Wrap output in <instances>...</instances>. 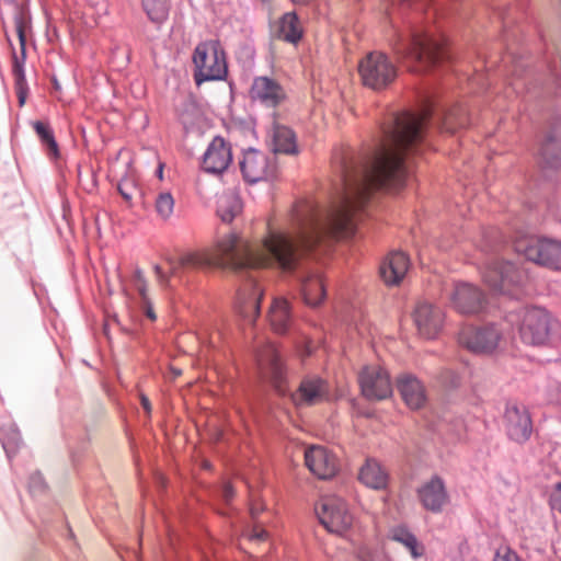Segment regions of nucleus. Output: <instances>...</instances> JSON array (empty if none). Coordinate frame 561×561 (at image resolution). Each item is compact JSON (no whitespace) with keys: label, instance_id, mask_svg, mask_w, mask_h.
Segmentation results:
<instances>
[{"label":"nucleus","instance_id":"nucleus-1","mask_svg":"<svg viewBox=\"0 0 561 561\" xmlns=\"http://www.w3.org/2000/svg\"><path fill=\"white\" fill-rule=\"evenodd\" d=\"M332 163L340 175L341 193L330 206H320L313 199L298 201L290 215V230L268 227L267 236L253 245L233 232L218 240L210 252H190L178 260L168 259L170 275L160 265L153 270L159 284L170 286V276H180L181 270L229 268L248 273L249 279L239 289L236 309L240 317L253 323L260 314L263 291L251 271L277 266L297 276L306 305L318 307L327 290L318 268L308 266L302 255L311 253L325 239L337 240L356 234V215L377 190V146L365 152L336 149Z\"/></svg>","mask_w":561,"mask_h":561},{"label":"nucleus","instance_id":"nucleus-2","mask_svg":"<svg viewBox=\"0 0 561 561\" xmlns=\"http://www.w3.org/2000/svg\"><path fill=\"white\" fill-rule=\"evenodd\" d=\"M257 367L261 377L268 381L279 396H289L297 408L321 403L329 397L327 381L318 376L305 377L298 389L290 392L287 386V369L273 345H268L262 354L257 355Z\"/></svg>","mask_w":561,"mask_h":561},{"label":"nucleus","instance_id":"nucleus-3","mask_svg":"<svg viewBox=\"0 0 561 561\" xmlns=\"http://www.w3.org/2000/svg\"><path fill=\"white\" fill-rule=\"evenodd\" d=\"M394 50L400 58L415 64L411 67L415 72L426 71L451 58L446 42L424 30H414L409 38H400Z\"/></svg>","mask_w":561,"mask_h":561},{"label":"nucleus","instance_id":"nucleus-4","mask_svg":"<svg viewBox=\"0 0 561 561\" xmlns=\"http://www.w3.org/2000/svg\"><path fill=\"white\" fill-rule=\"evenodd\" d=\"M482 278L494 293L519 299L525 293L528 274L517 263L494 260L485 265Z\"/></svg>","mask_w":561,"mask_h":561},{"label":"nucleus","instance_id":"nucleus-5","mask_svg":"<svg viewBox=\"0 0 561 561\" xmlns=\"http://www.w3.org/2000/svg\"><path fill=\"white\" fill-rule=\"evenodd\" d=\"M193 78L197 85L207 81L225 80L228 75L226 53L218 41H205L193 53Z\"/></svg>","mask_w":561,"mask_h":561},{"label":"nucleus","instance_id":"nucleus-6","mask_svg":"<svg viewBox=\"0 0 561 561\" xmlns=\"http://www.w3.org/2000/svg\"><path fill=\"white\" fill-rule=\"evenodd\" d=\"M13 23L20 44V54L12 48V75L19 104L22 106L25 103L28 92L24 66L26 61V43L28 35L32 33V16L30 11L24 7H18L13 15ZM8 42L9 45L13 47L9 37Z\"/></svg>","mask_w":561,"mask_h":561},{"label":"nucleus","instance_id":"nucleus-7","mask_svg":"<svg viewBox=\"0 0 561 561\" xmlns=\"http://www.w3.org/2000/svg\"><path fill=\"white\" fill-rule=\"evenodd\" d=\"M515 250L528 261L553 271H561V241L526 236L515 241Z\"/></svg>","mask_w":561,"mask_h":561},{"label":"nucleus","instance_id":"nucleus-8","mask_svg":"<svg viewBox=\"0 0 561 561\" xmlns=\"http://www.w3.org/2000/svg\"><path fill=\"white\" fill-rule=\"evenodd\" d=\"M520 339L528 345H543L552 329L551 314L543 308L526 307L517 313Z\"/></svg>","mask_w":561,"mask_h":561},{"label":"nucleus","instance_id":"nucleus-9","mask_svg":"<svg viewBox=\"0 0 561 561\" xmlns=\"http://www.w3.org/2000/svg\"><path fill=\"white\" fill-rule=\"evenodd\" d=\"M363 83L374 90L388 87L397 77V68L389 57L380 51H371L358 65Z\"/></svg>","mask_w":561,"mask_h":561},{"label":"nucleus","instance_id":"nucleus-10","mask_svg":"<svg viewBox=\"0 0 561 561\" xmlns=\"http://www.w3.org/2000/svg\"><path fill=\"white\" fill-rule=\"evenodd\" d=\"M501 337L502 331L495 324L465 325L458 334V342L474 354H491L496 350Z\"/></svg>","mask_w":561,"mask_h":561},{"label":"nucleus","instance_id":"nucleus-11","mask_svg":"<svg viewBox=\"0 0 561 561\" xmlns=\"http://www.w3.org/2000/svg\"><path fill=\"white\" fill-rule=\"evenodd\" d=\"M317 514L320 523L330 533L343 534L353 523L346 502L339 496L323 497L317 506Z\"/></svg>","mask_w":561,"mask_h":561},{"label":"nucleus","instance_id":"nucleus-12","mask_svg":"<svg viewBox=\"0 0 561 561\" xmlns=\"http://www.w3.org/2000/svg\"><path fill=\"white\" fill-rule=\"evenodd\" d=\"M284 87L274 78L268 76H256L253 78L249 89V99L253 105L267 110H274L286 100Z\"/></svg>","mask_w":561,"mask_h":561},{"label":"nucleus","instance_id":"nucleus-13","mask_svg":"<svg viewBox=\"0 0 561 561\" xmlns=\"http://www.w3.org/2000/svg\"><path fill=\"white\" fill-rule=\"evenodd\" d=\"M240 170L244 181L251 184L274 179L277 171L275 158L256 149H249L243 152Z\"/></svg>","mask_w":561,"mask_h":561},{"label":"nucleus","instance_id":"nucleus-14","mask_svg":"<svg viewBox=\"0 0 561 561\" xmlns=\"http://www.w3.org/2000/svg\"><path fill=\"white\" fill-rule=\"evenodd\" d=\"M363 396L368 400H385L392 394L389 373L380 366H366L358 375Z\"/></svg>","mask_w":561,"mask_h":561},{"label":"nucleus","instance_id":"nucleus-15","mask_svg":"<svg viewBox=\"0 0 561 561\" xmlns=\"http://www.w3.org/2000/svg\"><path fill=\"white\" fill-rule=\"evenodd\" d=\"M504 426L508 438L519 445L529 440L533 421L528 409L517 403H507L504 412Z\"/></svg>","mask_w":561,"mask_h":561},{"label":"nucleus","instance_id":"nucleus-16","mask_svg":"<svg viewBox=\"0 0 561 561\" xmlns=\"http://www.w3.org/2000/svg\"><path fill=\"white\" fill-rule=\"evenodd\" d=\"M413 318L423 337L435 339L443 328L445 313L439 306L423 300L416 305Z\"/></svg>","mask_w":561,"mask_h":561},{"label":"nucleus","instance_id":"nucleus-17","mask_svg":"<svg viewBox=\"0 0 561 561\" xmlns=\"http://www.w3.org/2000/svg\"><path fill=\"white\" fill-rule=\"evenodd\" d=\"M416 495L422 506L434 514L443 512L449 503V494L446 484L438 474L432 476L427 481L420 485Z\"/></svg>","mask_w":561,"mask_h":561},{"label":"nucleus","instance_id":"nucleus-18","mask_svg":"<svg viewBox=\"0 0 561 561\" xmlns=\"http://www.w3.org/2000/svg\"><path fill=\"white\" fill-rule=\"evenodd\" d=\"M450 301L459 313L476 314L484 308L485 297L477 286L459 283L450 294Z\"/></svg>","mask_w":561,"mask_h":561},{"label":"nucleus","instance_id":"nucleus-19","mask_svg":"<svg viewBox=\"0 0 561 561\" xmlns=\"http://www.w3.org/2000/svg\"><path fill=\"white\" fill-rule=\"evenodd\" d=\"M232 161L231 146L222 137L216 136L208 145L202 159V168L211 174H221Z\"/></svg>","mask_w":561,"mask_h":561},{"label":"nucleus","instance_id":"nucleus-20","mask_svg":"<svg viewBox=\"0 0 561 561\" xmlns=\"http://www.w3.org/2000/svg\"><path fill=\"white\" fill-rule=\"evenodd\" d=\"M306 466L319 479H331L339 470V461L334 454L322 446H312L305 453Z\"/></svg>","mask_w":561,"mask_h":561},{"label":"nucleus","instance_id":"nucleus-21","mask_svg":"<svg viewBox=\"0 0 561 561\" xmlns=\"http://www.w3.org/2000/svg\"><path fill=\"white\" fill-rule=\"evenodd\" d=\"M410 267V259L402 251H392L381 262L379 274L387 286L399 285Z\"/></svg>","mask_w":561,"mask_h":561},{"label":"nucleus","instance_id":"nucleus-22","mask_svg":"<svg viewBox=\"0 0 561 561\" xmlns=\"http://www.w3.org/2000/svg\"><path fill=\"white\" fill-rule=\"evenodd\" d=\"M398 391L404 403L412 410L421 409L426 402L423 383L413 375H401L397 380Z\"/></svg>","mask_w":561,"mask_h":561},{"label":"nucleus","instance_id":"nucleus-23","mask_svg":"<svg viewBox=\"0 0 561 561\" xmlns=\"http://www.w3.org/2000/svg\"><path fill=\"white\" fill-rule=\"evenodd\" d=\"M271 146L274 153H298L296 134L288 126L282 125L273 117L270 131Z\"/></svg>","mask_w":561,"mask_h":561},{"label":"nucleus","instance_id":"nucleus-24","mask_svg":"<svg viewBox=\"0 0 561 561\" xmlns=\"http://www.w3.org/2000/svg\"><path fill=\"white\" fill-rule=\"evenodd\" d=\"M268 319L271 327L276 333H286L293 323V314L288 300L282 297L274 298L270 308Z\"/></svg>","mask_w":561,"mask_h":561},{"label":"nucleus","instance_id":"nucleus-25","mask_svg":"<svg viewBox=\"0 0 561 561\" xmlns=\"http://www.w3.org/2000/svg\"><path fill=\"white\" fill-rule=\"evenodd\" d=\"M358 478L366 486L375 490L386 489L388 485V473L375 459H368L360 468Z\"/></svg>","mask_w":561,"mask_h":561},{"label":"nucleus","instance_id":"nucleus-26","mask_svg":"<svg viewBox=\"0 0 561 561\" xmlns=\"http://www.w3.org/2000/svg\"><path fill=\"white\" fill-rule=\"evenodd\" d=\"M277 34L290 44H297L302 38L304 28L295 11L286 12L279 18Z\"/></svg>","mask_w":561,"mask_h":561},{"label":"nucleus","instance_id":"nucleus-27","mask_svg":"<svg viewBox=\"0 0 561 561\" xmlns=\"http://www.w3.org/2000/svg\"><path fill=\"white\" fill-rule=\"evenodd\" d=\"M390 538L404 546L414 560L422 558L425 553L424 546L419 542L416 536L405 526H397L391 529Z\"/></svg>","mask_w":561,"mask_h":561},{"label":"nucleus","instance_id":"nucleus-28","mask_svg":"<svg viewBox=\"0 0 561 561\" xmlns=\"http://www.w3.org/2000/svg\"><path fill=\"white\" fill-rule=\"evenodd\" d=\"M243 208L242 201L237 194H225L218 201L217 215L224 222H231Z\"/></svg>","mask_w":561,"mask_h":561},{"label":"nucleus","instance_id":"nucleus-29","mask_svg":"<svg viewBox=\"0 0 561 561\" xmlns=\"http://www.w3.org/2000/svg\"><path fill=\"white\" fill-rule=\"evenodd\" d=\"M539 156L548 168H561V147L559 141L552 134H549L539 149Z\"/></svg>","mask_w":561,"mask_h":561},{"label":"nucleus","instance_id":"nucleus-30","mask_svg":"<svg viewBox=\"0 0 561 561\" xmlns=\"http://www.w3.org/2000/svg\"><path fill=\"white\" fill-rule=\"evenodd\" d=\"M0 442L7 457L11 459L22 445V437L18 426L13 423L0 425Z\"/></svg>","mask_w":561,"mask_h":561},{"label":"nucleus","instance_id":"nucleus-31","mask_svg":"<svg viewBox=\"0 0 561 561\" xmlns=\"http://www.w3.org/2000/svg\"><path fill=\"white\" fill-rule=\"evenodd\" d=\"M33 128L41 144L45 147L47 154L50 158H57L59 156V148L50 125L42 121H36L33 123Z\"/></svg>","mask_w":561,"mask_h":561},{"label":"nucleus","instance_id":"nucleus-32","mask_svg":"<svg viewBox=\"0 0 561 561\" xmlns=\"http://www.w3.org/2000/svg\"><path fill=\"white\" fill-rule=\"evenodd\" d=\"M142 8L148 19L160 26L169 16L170 4L168 0H142Z\"/></svg>","mask_w":561,"mask_h":561},{"label":"nucleus","instance_id":"nucleus-33","mask_svg":"<svg viewBox=\"0 0 561 561\" xmlns=\"http://www.w3.org/2000/svg\"><path fill=\"white\" fill-rule=\"evenodd\" d=\"M154 208L161 219H169L174 210V198L172 194L170 192L159 193L154 201Z\"/></svg>","mask_w":561,"mask_h":561},{"label":"nucleus","instance_id":"nucleus-34","mask_svg":"<svg viewBox=\"0 0 561 561\" xmlns=\"http://www.w3.org/2000/svg\"><path fill=\"white\" fill-rule=\"evenodd\" d=\"M117 190L127 203H131L134 197L141 195L137 181L131 175H125L122 178L117 184Z\"/></svg>","mask_w":561,"mask_h":561},{"label":"nucleus","instance_id":"nucleus-35","mask_svg":"<svg viewBox=\"0 0 561 561\" xmlns=\"http://www.w3.org/2000/svg\"><path fill=\"white\" fill-rule=\"evenodd\" d=\"M131 284L137 290L139 298L148 296V286L146 277L140 268H136L131 278Z\"/></svg>","mask_w":561,"mask_h":561},{"label":"nucleus","instance_id":"nucleus-36","mask_svg":"<svg viewBox=\"0 0 561 561\" xmlns=\"http://www.w3.org/2000/svg\"><path fill=\"white\" fill-rule=\"evenodd\" d=\"M28 490L33 495H39L45 492L46 483L43 476L39 472H34L30 476Z\"/></svg>","mask_w":561,"mask_h":561},{"label":"nucleus","instance_id":"nucleus-37","mask_svg":"<svg viewBox=\"0 0 561 561\" xmlns=\"http://www.w3.org/2000/svg\"><path fill=\"white\" fill-rule=\"evenodd\" d=\"M493 561H522V559L511 547L501 546L496 549Z\"/></svg>","mask_w":561,"mask_h":561},{"label":"nucleus","instance_id":"nucleus-38","mask_svg":"<svg viewBox=\"0 0 561 561\" xmlns=\"http://www.w3.org/2000/svg\"><path fill=\"white\" fill-rule=\"evenodd\" d=\"M140 308L148 319H150L151 321H154L157 319V314L153 310V306L149 296L140 298Z\"/></svg>","mask_w":561,"mask_h":561},{"label":"nucleus","instance_id":"nucleus-39","mask_svg":"<svg viewBox=\"0 0 561 561\" xmlns=\"http://www.w3.org/2000/svg\"><path fill=\"white\" fill-rule=\"evenodd\" d=\"M550 506L561 514V482L556 484L554 490L550 494Z\"/></svg>","mask_w":561,"mask_h":561},{"label":"nucleus","instance_id":"nucleus-40","mask_svg":"<svg viewBox=\"0 0 561 561\" xmlns=\"http://www.w3.org/2000/svg\"><path fill=\"white\" fill-rule=\"evenodd\" d=\"M267 538V531L264 529L254 528L250 534L251 540H265Z\"/></svg>","mask_w":561,"mask_h":561},{"label":"nucleus","instance_id":"nucleus-41","mask_svg":"<svg viewBox=\"0 0 561 561\" xmlns=\"http://www.w3.org/2000/svg\"><path fill=\"white\" fill-rule=\"evenodd\" d=\"M222 496L225 501L228 503L230 502L234 496V490L231 484L226 483L222 489Z\"/></svg>","mask_w":561,"mask_h":561},{"label":"nucleus","instance_id":"nucleus-42","mask_svg":"<svg viewBox=\"0 0 561 561\" xmlns=\"http://www.w3.org/2000/svg\"><path fill=\"white\" fill-rule=\"evenodd\" d=\"M264 511V506L262 504H259V503H252L251 506H250V514H251V517L253 520H256V518L259 517V515L261 514V512Z\"/></svg>","mask_w":561,"mask_h":561},{"label":"nucleus","instance_id":"nucleus-43","mask_svg":"<svg viewBox=\"0 0 561 561\" xmlns=\"http://www.w3.org/2000/svg\"><path fill=\"white\" fill-rule=\"evenodd\" d=\"M140 402H141L142 409L147 412V414H150L151 413V403H150L148 397L145 394H141Z\"/></svg>","mask_w":561,"mask_h":561},{"label":"nucleus","instance_id":"nucleus-44","mask_svg":"<svg viewBox=\"0 0 561 561\" xmlns=\"http://www.w3.org/2000/svg\"><path fill=\"white\" fill-rule=\"evenodd\" d=\"M295 5H311L316 0H290Z\"/></svg>","mask_w":561,"mask_h":561},{"label":"nucleus","instance_id":"nucleus-45","mask_svg":"<svg viewBox=\"0 0 561 561\" xmlns=\"http://www.w3.org/2000/svg\"><path fill=\"white\" fill-rule=\"evenodd\" d=\"M8 3L10 4H15L16 8L20 7L18 3H16V0H5Z\"/></svg>","mask_w":561,"mask_h":561},{"label":"nucleus","instance_id":"nucleus-46","mask_svg":"<svg viewBox=\"0 0 561 561\" xmlns=\"http://www.w3.org/2000/svg\"><path fill=\"white\" fill-rule=\"evenodd\" d=\"M174 376H180L182 374L181 369H173Z\"/></svg>","mask_w":561,"mask_h":561},{"label":"nucleus","instance_id":"nucleus-47","mask_svg":"<svg viewBox=\"0 0 561 561\" xmlns=\"http://www.w3.org/2000/svg\"><path fill=\"white\" fill-rule=\"evenodd\" d=\"M402 1H403V2H405V3H407V4H409V5H412V3H413V1H414V0H402Z\"/></svg>","mask_w":561,"mask_h":561},{"label":"nucleus","instance_id":"nucleus-48","mask_svg":"<svg viewBox=\"0 0 561 561\" xmlns=\"http://www.w3.org/2000/svg\"><path fill=\"white\" fill-rule=\"evenodd\" d=\"M158 174L160 175V178L162 176V167L159 168Z\"/></svg>","mask_w":561,"mask_h":561},{"label":"nucleus","instance_id":"nucleus-49","mask_svg":"<svg viewBox=\"0 0 561 561\" xmlns=\"http://www.w3.org/2000/svg\"><path fill=\"white\" fill-rule=\"evenodd\" d=\"M263 2H266L267 0H262Z\"/></svg>","mask_w":561,"mask_h":561}]
</instances>
